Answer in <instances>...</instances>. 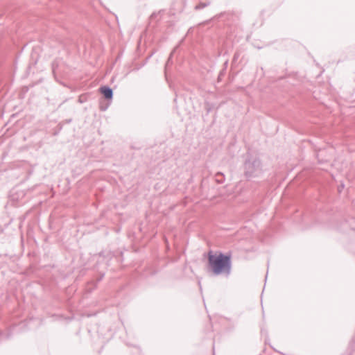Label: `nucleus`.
Here are the masks:
<instances>
[{"mask_svg": "<svg viewBox=\"0 0 355 355\" xmlns=\"http://www.w3.org/2000/svg\"><path fill=\"white\" fill-rule=\"evenodd\" d=\"M209 264L216 275L220 273H229L231 268L230 257L223 254L222 253L208 254Z\"/></svg>", "mask_w": 355, "mask_h": 355, "instance_id": "nucleus-1", "label": "nucleus"}, {"mask_svg": "<svg viewBox=\"0 0 355 355\" xmlns=\"http://www.w3.org/2000/svg\"><path fill=\"white\" fill-rule=\"evenodd\" d=\"M100 91L105 98L111 99L112 98V90L110 88L107 87H102L100 88Z\"/></svg>", "mask_w": 355, "mask_h": 355, "instance_id": "nucleus-2", "label": "nucleus"}]
</instances>
